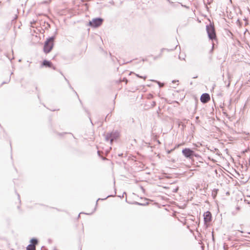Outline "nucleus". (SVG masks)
<instances>
[{"label": "nucleus", "mask_w": 250, "mask_h": 250, "mask_svg": "<svg viewBox=\"0 0 250 250\" xmlns=\"http://www.w3.org/2000/svg\"><path fill=\"white\" fill-rule=\"evenodd\" d=\"M55 38L56 37L54 35L46 39L43 46V51L45 54L49 53L53 49Z\"/></svg>", "instance_id": "1"}, {"label": "nucleus", "mask_w": 250, "mask_h": 250, "mask_svg": "<svg viewBox=\"0 0 250 250\" xmlns=\"http://www.w3.org/2000/svg\"><path fill=\"white\" fill-rule=\"evenodd\" d=\"M206 30L208 33V38L213 41L216 39V35L215 28L213 25L209 24L206 26Z\"/></svg>", "instance_id": "2"}, {"label": "nucleus", "mask_w": 250, "mask_h": 250, "mask_svg": "<svg viewBox=\"0 0 250 250\" xmlns=\"http://www.w3.org/2000/svg\"><path fill=\"white\" fill-rule=\"evenodd\" d=\"M119 136V133L117 131L107 133L105 136V139L106 141H110L112 144L113 141L117 140Z\"/></svg>", "instance_id": "3"}, {"label": "nucleus", "mask_w": 250, "mask_h": 250, "mask_svg": "<svg viewBox=\"0 0 250 250\" xmlns=\"http://www.w3.org/2000/svg\"><path fill=\"white\" fill-rule=\"evenodd\" d=\"M104 21V19L101 18H96L89 21V25L92 27L97 28L101 26Z\"/></svg>", "instance_id": "4"}, {"label": "nucleus", "mask_w": 250, "mask_h": 250, "mask_svg": "<svg viewBox=\"0 0 250 250\" xmlns=\"http://www.w3.org/2000/svg\"><path fill=\"white\" fill-rule=\"evenodd\" d=\"M194 150L190 148H183L182 153L185 158L187 159L192 160L193 159V154Z\"/></svg>", "instance_id": "5"}, {"label": "nucleus", "mask_w": 250, "mask_h": 250, "mask_svg": "<svg viewBox=\"0 0 250 250\" xmlns=\"http://www.w3.org/2000/svg\"><path fill=\"white\" fill-rule=\"evenodd\" d=\"M31 244H29L26 247V250H36V246L38 243V240L37 238H33L30 240Z\"/></svg>", "instance_id": "6"}, {"label": "nucleus", "mask_w": 250, "mask_h": 250, "mask_svg": "<svg viewBox=\"0 0 250 250\" xmlns=\"http://www.w3.org/2000/svg\"><path fill=\"white\" fill-rule=\"evenodd\" d=\"M203 216L205 223H210L212 221V214L209 211L204 212Z\"/></svg>", "instance_id": "7"}, {"label": "nucleus", "mask_w": 250, "mask_h": 250, "mask_svg": "<svg viewBox=\"0 0 250 250\" xmlns=\"http://www.w3.org/2000/svg\"><path fill=\"white\" fill-rule=\"evenodd\" d=\"M44 66L45 67L52 68L53 70H56V68L53 66V63L51 62L44 60L42 61L41 67Z\"/></svg>", "instance_id": "8"}, {"label": "nucleus", "mask_w": 250, "mask_h": 250, "mask_svg": "<svg viewBox=\"0 0 250 250\" xmlns=\"http://www.w3.org/2000/svg\"><path fill=\"white\" fill-rule=\"evenodd\" d=\"M210 99V96L208 93H203L201 96L200 101L202 103L205 104L208 103Z\"/></svg>", "instance_id": "9"}, {"label": "nucleus", "mask_w": 250, "mask_h": 250, "mask_svg": "<svg viewBox=\"0 0 250 250\" xmlns=\"http://www.w3.org/2000/svg\"><path fill=\"white\" fill-rule=\"evenodd\" d=\"M64 78L65 80V81L67 82V83H68V84H69V86L70 88L71 89H72V90L75 92V94L78 96V94H77V92H76V91L73 89V88L71 86V84H70V83H69V81H68V80H67V79L65 77H64Z\"/></svg>", "instance_id": "10"}, {"label": "nucleus", "mask_w": 250, "mask_h": 250, "mask_svg": "<svg viewBox=\"0 0 250 250\" xmlns=\"http://www.w3.org/2000/svg\"><path fill=\"white\" fill-rule=\"evenodd\" d=\"M194 157H196V158H197L198 159V158H201V156L199 154L195 153V152L194 151V152H193V158Z\"/></svg>", "instance_id": "11"}, {"label": "nucleus", "mask_w": 250, "mask_h": 250, "mask_svg": "<svg viewBox=\"0 0 250 250\" xmlns=\"http://www.w3.org/2000/svg\"><path fill=\"white\" fill-rule=\"evenodd\" d=\"M153 81L155 82L156 83H158V84L159 85L160 87H162L164 86V83H161L159 81Z\"/></svg>", "instance_id": "12"}, {"label": "nucleus", "mask_w": 250, "mask_h": 250, "mask_svg": "<svg viewBox=\"0 0 250 250\" xmlns=\"http://www.w3.org/2000/svg\"><path fill=\"white\" fill-rule=\"evenodd\" d=\"M134 204L136 205H140V206H145L146 205V204H142V203H139L137 202H135ZM146 204H148V203H146Z\"/></svg>", "instance_id": "13"}, {"label": "nucleus", "mask_w": 250, "mask_h": 250, "mask_svg": "<svg viewBox=\"0 0 250 250\" xmlns=\"http://www.w3.org/2000/svg\"><path fill=\"white\" fill-rule=\"evenodd\" d=\"M111 196H112V195H108L107 197H106L105 198H104V199H101V198H99L98 199V200H97V203H96V204H97V202L99 201V200H105L107 198L109 197H111Z\"/></svg>", "instance_id": "14"}, {"label": "nucleus", "mask_w": 250, "mask_h": 250, "mask_svg": "<svg viewBox=\"0 0 250 250\" xmlns=\"http://www.w3.org/2000/svg\"><path fill=\"white\" fill-rule=\"evenodd\" d=\"M136 75L137 77L140 78H143L144 80H145L146 78V76H141L139 75V74H136Z\"/></svg>", "instance_id": "15"}, {"label": "nucleus", "mask_w": 250, "mask_h": 250, "mask_svg": "<svg viewBox=\"0 0 250 250\" xmlns=\"http://www.w3.org/2000/svg\"><path fill=\"white\" fill-rule=\"evenodd\" d=\"M122 81L123 82H125V83H127V80L125 78H123Z\"/></svg>", "instance_id": "16"}, {"label": "nucleus", "mask_w": 250, "mask_h": 250, "mask_svg": "<svg viewBox=\"0 0 250 250\" xmlns=\"http://www.w3.org/2000/svg\"><path fill=\"white\" fill-rule=\"evenodd\" d=\"M152 106H154L156 105V102L155 101H153L152 103Z\"/></svg>", "instance_id": "17"}, {"label": "nucleus", "mask_w": 250, "mask_h": 250, "mask_svg": "<svg viewBox=\"0 0 250 250\" xmlns=\"http://www.w3.org/2000/svg\"><path fill=\"white\" fill-rule=\"evenodd\" d=\"M41 250H47V249L45 247H42L41 248Z\"/></svg>", "instance_id": "18"}, {"label": "nucleus", "mask_w": 250, "mask_h": 250, "mask_svg": "<svg viewBox=\"0 0 250 250\" xmlns=\"http://www.w3.org/2000/svg\"><path fill=\"white\" fill-rule=\"evenodd\" d=\"M178 190V188H176L174 189L173 191L175 192H176Z\"/></svg>", "instance_id": "19"}, {"label": "nucleus", "mask_w": 250, "mask_h": 250, "mask_svg": "<svg viewBox=\"0 0 250 250\" xmlns=\"http://www.w3.org/2000/svg\"><path fill=\"white\" fill-rule=\"evenodd\" d=\"M118 156H119V157H123V153H120V154H118Z\"/></svg>", "instance_id": "20"}, {"label": "nucleus", "mask_w": 250, "mask_h": 250, "mask_svg": "<svg viewBox=\"0 0 250 250\" xmlns=\"http://www.w3.org/2000/svg\"><path fill=\"white\" fill-rule=\"evenodd\" d=\"M168 0V1L170 4H173V2H172V1H170L169 0Z\"/></svg>", "instance_id": "21"}, {"label": "nucleus", "mask_w": 250, "mask_h": 250, "mask_svg": "<svg viewBox=\"0 0 250 250\" xmlns=\"http://www.w3.org/2000/svg\"><path fill=\"white\" fill-rule=\"evenodd\" d=\"M171 151H172V150H168V151H167V153H168V154H169V153H170V152H171Z\"/></svg>", "instance_id": "22"}, {"label": "nucleus", "mask_w": 250, "mask_h": 250, "mask_svg": "<svg viewBox=\"0 0 250 250\" xmlns=\"http://www.w3.org/2000/svg\"><path fill=\"white\" fill-rule=\"evenodd\" d=\"M98 152V155H99V156H100V151H98V152Z\"/></svg>", "instance_id": "23"}, {"label": "nucleus", "mask_w": 250, "mask_h": 250, "mask_svg": "<svg viewBox=\"0 0 250 250\" xmlns=\"http://www.w3.org/2000/svg\"><path fill=\"white\" fill-rule=\"evenodd\" d=\"M182 6L183 7H187L186 6L184 5H183V4H181Z\"/></svg>", "instance_id": "24"}, {"label": "nucleus", "mask_w": 250, "mask_h": 250, "mask_svg": "<svg viewBox=\"0 0 250 250\" xmlns=\"http://www.w3.org/2000/svg\"><path fill=\"white\" fill-rule=\"evenodd\" d=\"M197 77H198V76H194V77H193V79H195V78H197Z\"/></svg>", "instance_id": "25"}, {"label": "nucleus", "mask_w": 250, "mask_h": 250, "mask_svg": "<svg viewBox=\"0 0 250 250\" xmlns=\"http://www.w3.org/2000/svg\"><path fill=\"white\" fill-rule=\"evenodd\" d=\"M18 196L19 199L20 200V195L19 194H18ZM20 201L21 202V200H20Z\"/></svg>", "instance_id": "26"}, {"label": "nucleus", "mask_w": 250, "mask_h": 250, "mask_svg": "<svg viewBox=\"0 0 250 250\" xmlns=\"http://www.w3.org/2000/svg\"><path fill=\"white\" fill-rule=\"evenodd\" d=\"M35 21H33L32 22H31V24H32V23H35Z\"/></svg>", "instance_id": "27"}, {"label": "nucleus", "mask_w": 250, "mask_h": 250, "mask_svg": "<svg viewBox=\"0 0 250 250\" xmlns=\"http://www.w3.org/2000/svg\"><path fill=\"white\" fill-rule=\"evenodd\" d=\"M89 119H90V122H91V124L93 125V123H92V121H91V118H90V117H89Z\"/></svg>", "instance_id": "28"}, {"label": "nucleus", "mask_w": 250, "mask_h": 250, "mask_svg": "<svg viewBox=\"0 0 250 250\" xmlns=\"http://www.w3.org/2000/svg\"><path fill=\"white\" fill-rule=\"evenodd\" d=\"M82 213H83V212H81L79 214V216H78V217H79L80 216V214H82Z\"/></svg>", "instance_id": "29"}, {"label": "nucleus", "mask_w": 250, "mask_h": 250, "mask_svg": "<svg viewBox=\"0 0 250 250\" xmlns=\"http://www.w3.org/2000/svg\"><path fill=\"white\" fill-rule=\"evenodd\" d=\"M164 49H165L164 48H162V49H161V51L162 52V51H163V50H164Z\"/></svg>", "instance_id": "30"}, {"label": "nucleus", "mask_w": 250, "mask_h": 250, "mask_svg": "<svg viewBox=\"0 0 250 250\" xmlns=\"http://www.w3.org/2000/svg\"><path fill=\"white\" fill-rule=\"evenodd\" d=\"M177 46V45H176V46L175 47L174 49H175L176 48ZM173 50H174V49H173Z\"/></svg>", "instance_id": "31"}, {"label": "nucleus", "mask_w": 250, "mask_h": 250, "mask_svg": "<svg viewBox=\"0 0 250 250\" xmlns=\"http://www.w3.org/2000/svg\"><path fill=\"white\" fill-rule=\"evenodd\" d=\"M60 73H61L62 75H63V74L62 73V72H61V71H60Z\"/></svg>", "instance_id": "32"}, {"label": "nucleus", "mask_w": 250, "mask_h": 250, "mask_svg": "<svg viewBox=\"0 0 250 250\" xmlns=\"http://www.w3.org/2000/svg\"><path fill=\"white\" fill-rule=\"evenodd\" d=\"M241 233H244V232L243 231H240L239 230Z\"/></svg>", "instance_id": "33"}, {"label": "nucleus", "mask_w": 250, "mask_h": 250, "mask_svg": "<svg viewBox=\"0 0 250 250\" xmlns=\"http://www.w3.org/2000/svg\"><path fill=\"white\" fill-rule=\"evenodd\" d=\"M175 82H176L175 81H172V83H174Z\"/></svg>", "instance_id": "34"}, {"label": "nucleus", "mask_w": 250, "mask_h": 250, "mask_svg": "<svg viewBox=\"0 0 250 250\" xmlns=\"http://www.w3.org/2000/svg\"><path fill=\"white\" fill-rule=\"evenodd\" d=\"M108 115V114L106 116L105 119H106V118H107Z\"/></svg>", "instance_id": "35"}, {"label": "nucleus", "mask_w": 250, "mask_h": 250, "mask_svg": "<svg viewBox=\"0 0 250 250\" xmlns=\"http://www.w3.org/2000/svg\"><path fill=\"white\" fill-rule=\"evenodd\" d=\"M212 239H213V240H214V237H213H213H212Z\"/></svg>", "instance_id": "36"}, {"label": "nucleus", "mask_w": 250, "mask_h": 250, "mask_svg": "<svg viewBox=\"0 0 250 250\" xmlns=\"http://www.w3.org/2000/svg\"><path fill=\"white\" fill-rule=\"evenodd\" d=\"M237 21L239 22H240L239 20H237Z\"/></svg>", "instance_id": "37"}, {"label": "nucleus", "mask_w": 250, "mask_h": 250, "mask_svg": "<svg viewBox=\"0 0 250 250\" xmlns=\"http://www.w3.org/2000/svg\"><path fill=\"white\" fill-rule=\"evenodd\" d=\"M55 250H57L56 249H55Z\"/></svg>", "instance_id": "38"}, {"label": "nucleus", "mask_w": 250, "mask_h": 250, "mask_svg": "<svg viewBox=\"0 0 250 250\" xmlns=\"http://www.w3.org/2000/svg\"><path fill=\"white\" fill-rule=\"evenodd\" d=\"M80 250H81V249H80Z\"/></svg>", "instance_id": "39"}]
</instances>
